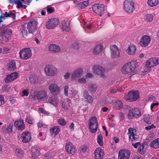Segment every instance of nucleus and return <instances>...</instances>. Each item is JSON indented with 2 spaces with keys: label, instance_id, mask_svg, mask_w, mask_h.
<instances>
[{
  "label": "nucleus",
  "instance_id": "f257e3e1",
  "mask_svg": "<svg viewBox=\"0 0 159 159\" xmlns=\"http://www.w3.org/2000/svg\"><path fill=\"white\" fill-rule=\"evenodd\" d=\"M136 63L135 61H132L126 63L121 68V72L124 74L128 75L131 78L136 73Z\"/></svg>",
  "mask_w": 159,
  "mask_h": 159
},
{
  "label": "nucleus",
  "instance_id": "f03ea898",
  "mask_svg": "<svg viewBox=\"0 0 159 159\" xmlns=\"http://www.w3.org/2000/svg\"><path fill=\"white\" fill-rule=\"evenodd\" d=\"M31 93L29 95V97L34 99H37L39 101H45L46 102L48 98V92L46 90H40L37 91L34 95L31 94Z\"/></svg>",
  "mask_w": 159,
  "mask_h": 159
},
{
  "label": "nucleus",
  "instance_id": "7ed1b4c3",
  "mask_svg": "<svg viewBox=\"0 0 159 159\" xmlns=\"http://www.w3.org/2000/svg\"><path fill=\"white\" fill-rule=\"evenodd\" d=\"M159 63V60L156 58H152L147 60L145 62V68L144 71L148 73L151 70V68L156 66Z\"/></svg>",
  "mask_w": 159,
  "mask_h": 159
},
{
  "label": "nucleus",
  "instance_id": "20e7f679",
  "mask_svg": "<svg viewBox=\"0 0 159 159\" xmlns=\"http://www.w3.org/2000/svg\"><path fill=\"white\" fill-rule=\"evenodd\" d=\"M98 126V121L97 118L93 116L91 117L89 121V127L90 132L92 133H95Z\"/></svg>",
  "mask_w": 159,
  "mask_h": 159
},
{
  "label": "nucleus",
  "instance_id": "39448f33",
  "mask_svg": "<svg viewBox=\"0 0 159 159\" xmlns=\"http://www.w3.org/2000/svg\"><path fill=\"white\" fill-rule=\"evenodd\" d=\"M44 71L45 74L48 76H55L58 72L57 69L55 66L51 65L46 66Z\"/></svg>",
  "mask_w": 159,
  "mask_h": 159
},
{
  "label": "nucleus",
  "instance_id": "423d86ee",
  "mask_svg": "<svg viewBox=\"0 0 159 159\" xmlns=\"http://www.w3.org/2000/svg\"><path fill=\"white\" fill-rule=\"evenodd\" d=\"M93 71L95 74L99 75L101 77L105 78L107 77L106 75V69L101 66L96 65L94 66Z\"/></svg>",
  "mask_w": 159,
  "mask_h": 159
},
{
  "label": "nucleus",
  "instance_id": "0eeeda50",
  "mask_svg": "<svg viewBox=\"0 0 159 159\" xmlns=\"http://www.w3.org/2000/svg\"><path fill=\"white\" fill-rule=\"evenodd\" d=\"M141 116V111L137 108H134L129 110L127 114V116L129 119H132L134 118H137Z\"/></svg>",
  "mask_w": 159,
  "mask_h": 159
},
{
  "label": "nucleus",
  "instance_id": "6e6552de",
  "mask_svg": "<svg viewBox=\"0 0 159 159\" xmlns=\"http://www.w3.org/2000/svg\"><path fill=\"white\" fill-rule=\"evenodd\" d=\"M139 93L137 91H132L129 92L125 96L126 100L129 102H133L137 100L139 98Z\"/></svg>",
  "mask_w": 159,
  "mask_h": 159
},
{
  "label": "nucleus",
  "instance_id": "1a4fd4ad",
  "mask_svg": "<svg viewBox=\"0 0 159 159\" xmlns=\"http://www.w3.org/2000/svg\"><path fill=\"white\" fill-rule=\"evenodd\" d=\"M124 8L126 12L132 13L134 10V2L131 1H125L124 3Z\"/></svg>",
  "mask_w": 159,
  "mask_h": 159
},
{
  "label": "nucleus",
  "instance_id": "9d476101",
  "mask_svg": "<svg viewBox=\"0 0 159 159\" xmlns=\"http://www.w3.org/2000/svg\"><path fill=\"white\" fill-rule=\"evenodd\" d=\"M93 11L100 16H102L104 12V6L101 4H96L92 7Z\"/></svg>",
  "mask_w": 159,
  "mask_h": 159
},
{
  "label": "nucleus",
  "instance_id": "9b49d317",
  "mask_svg": "<svg viewBox=\"0 0 159 159\" xmlns=\"http://www.w3.org/2000/svg\"><path fill=\"white\" fill-rule=\"evenodd\" d=\"M32 55L31 51L29 48L23 49L19 52L20 57L24 60L29 59L31 56Z\"/></svg>",
  "mask_w": 159,
  "mask_h": 159
},
{
  "label": "nucleus",
  "instance_id": "f8f14e48",
  "mask_svg": "<svg viewBox=\"0 0 159 159\" xmlns=\"http://www.w3.org/2000/svg\"><path fill=\"white\" fill-rule=\"evenodd\" d=\"M110 49L111 57L112 58L116 59L120 57V50L116 45L110 46Z\"/></svg>",
  "mask_w": 159,
  "mask_h": 159
},
{
  "label": "nucleus",
  "instance_id": "ddd939ff",
  "mask_svg": "<svg viewBox=\"0 0 159 159\" xmlns=\"http://www.w3.org/2000/svg\"><path fill=\"white\" fill-rule=\"evenodd\" d=\"M48 88L50 93L53 95L56 96L58 95L60 91V87L55 83L50 84Z\"/></svg>",
  "mask_w": 159,
  "mask_h": 159
},
{
  "label": "nucleus",
  "instance_id": "4468645a",
  "mask_svg": "<svg viewBox=\"0 0 159 159\" xmlns=\"http://www.w3.org/2000/svg\"><path fill=\"white\" fill-rule=\"evenodd\" d=\"M59 24V21L57 18H51L47 22L46 27L48 29H53Z\"/></svg>",
  "mask_w": 159,
  "mask_h": 159
},
{
  "label": "nucleus",
  "instance_id": "2eb2a0df",
  "mask_svg": "<svg viewBox=\"0 0 159 159\" xmlns=\"http://www.w3.org/2000/svg\"><path fill=\"white\" fill-rule=\"evenodd\" d=\"M83 73V69L82 68H78L73 72L71 75V80H75L77 78L81 77Z\"/></svg>",
  "mask_w": 159,
  "mask_h": 159
},
{
  "label": "nucleus",
  "instance_id": "dca6fc26",
  "mask_svg": "<svg viewBox=\"0 0 159 159\" xmlns=\"http://www.w3.org/2000/svg\"><path fill=\"white\" fill-rule=\"evenodd\" d=\"M130 155V152L129 150L121 149L119 152L118 159H128Z\"/></svg>",
  "mask_w": 159,
  "mask_h": 159
},
{
  "label": "nucleus",
  "instance_id": "f3484780",
  "mask_svg": "<svg viewBox=\"0 0 159 159\" xmlns=\"http://www.w3.org/2000/svg\"><path fill=\"white\" fill-rule=\"evenodd\" d=\"M20 139L23 143H28L31 139L30 133L28 131H24L21 134Z\"/></svg>",
  "mask_w": 159,
  "mask_h": 159
},
{
  "label": "nucleus",
  "instance_id": "a211bd4d",
  "mask_svg": "<svg viewBox=\"0 0 159 159\" xmlns=\"http://www.w3.org/2000/svg\"><path fill=\"white\" fill-rule=\"evenodd\" d=\"M27 28L30 33L33 34L37 28V22L34 20L29 22L28 24Z\"/></svg>",
  "mask_w": 159,
  "mask_h": 159
},
{
  "label": "nucleus",
  "instance_id": "6ab92c4d",
  "mask_svg": "<svg viewBox=\"0 0 159 159\" xmlns=\"http://www.w3.org/2000/svg\"><path fill=\"white\" fill-rule=\"evenodd\" d=\"M128 134L129 135V139L132 141H135L138 138V136L135 133L136 132V130L134 128H129L128 129Z\"/></svg>",
  "mask_w": 159,
  "mask_h": 159
},
{
  "label": "nucleus",
  "instance_id": "aec40b11",
  "mask_svg": "<svg viewBox=\"0 0 159 159\" xmlns=\"http://www.w3.org/2000/svg\"><path fill=\"white\" fill-rule=\"evenodd\" d=\"M29 80L31 84H39L41 82L40 77L36 75H30L29 77Z\"/></svg>",
  "mask_w": 159,
  "mask_h": 159
},
{
  "label": "nucleus",
  "instance_id": "412c9836",
  "mask_svg": "<svg viewBox=\"0 0 159 159\" xmlns=\"http://www.w3.org/2000/svg\"><path fill=\"white\" fill-rule=\"evenodd\" d=\"M151 39L149 36L144 35L140 39L139 44L141 46L145 47L148 45Z\"/></svg>",
  "mask_w": 159,
  "mask_h": 159
},
{
  "label": "nucleus",
  "instance_id": "4be33fe9",
  "mask_svg": "<svg viewBox=\"0 0 159 159\" xmlns=\"http://www.w3.org/2000/svg\"><path fill=\"white\" fill-rule=\"evenodd\" d=\"M54 96L52 95L49 96L47 98L46 102L49 103L54 106L57 105L59 103V101L57 98Z\"/></svg>",
  "mask_w": 159,
  "mask_h": 159
},
{
  "label": "nucleus",
  "instance_id": "5701e85b",
  "mask_svg": "<svg viewBox=\"0 0 159 159\" xmlns=\"http://www.w3.org/2000/svg\"><path fill=\"white\" fill-rule=\"evenodd\" d=\"M66 150L69 153L74 155L75 151V149L74 146L70 142L66 143L65 147Z\"/></svg>",
  "mask_w": 159,
  "mask_h": 159
},
{
  "label": "nucleus",
  "instance_id": "b1692460",
  "mask_svg": "<svg viewBox=\"0 0 159 159\" xmlns=\"http://www.w3.org/2000/svg\"><path fill=\"white\" fill-rule=\"evenodd\" d=\"M94 157L96 159H102L103 157L104 151L100 148H97L94 151Z\"/></svg>",
  "mask_w": 159,
  "mask_h": 159
},
{
  "label": "nucleus",
  "instance_id": "393cba45",
  "mask_svg": "<svg viewBox=\"0 0 159 159\" xmlns=\"http://www.w3.org/2000/svg\"><path fill=\"white\" fill-rule=\"evenodd\" d=\"M18 76V74L17 72H13L6 77L5 80V82L7 83L12 82L16 79Z\"/></svg>",
  "mask_w": 159,
  "mask_h": 159
},
{
  "label": "nucleus",
  "instance_id": "a878e982",
  "mask_svg": "<svg viewBox=\"0 0 159 159\" xmlns=\"http://www.w3.org/2000/svg\"><path fill=\"white\" fill-rule=\"evenodd\" d=\"M48 50L51 53H57L60 52L61 48L59 46L53 44L49 46Z\"/></svg>",
  "mask_w": 159,
  "mask_h": 159
},
{
  "label": "nucleus",
  "instance_id": "bb28decb",
  "mask_svg": "<svg viewBox=\"0 0 159 159\" xmlns=\"http://www.w3.org/2000/svg\"><path fill=\"white\" fill-rule=\"evenodd\" d=\"M136 48L134 45H130L126 49L125 52L128 55H133L136 53Z\"/></svg>",
  "mask_w": 159,
  "mask_h": 159
},
{
  "label": "nucleus",
  "instance_id": "cd10ccee",
  "mask_svg": "<svg viewBox=\"0 0 159 159\" xmlns=\"http://www.w3.org/2000/svg\"><path fill=\"white\" fill-rule=\"evenodd\" d=\"M15 127L18 129L22 130L25 129V125L22 120H19L15 121L14 123Z\"/></svg>",
  "mask_w": 159,
  "mask_h": 159
},
{
  "label": "nucleus",
  "instance_id": "c85d7f7f",
  "mask_svg": "<svg viewBox=\"0 0 159 159\" xmlns=\"http://www.w3.org/2000/svg\"><path fill=\"white\" fill-rule=\"evenodd\" d=\"M60 130V127L59 126H56L50 128L49 131L52 136H55L59 133Z\"/></svg>",
  "mask_w": 159,
  "mask_h": 159
},
{
  "label": "nucleus",
  "instance_id": "c756f323",
  "mask_svg": "<svg viewBox=\"0 0 159 159\" xmlns=\"http://www.w3.org/2000/svg\"><path fill=\"white\" fill-rule=\"evenodd\" d=\"M62 29L63 31H68L70 30V23L68 21H63L62 24Z\"/></svg>",
  "mask_w": 159,
  "mask_h": 159
},
{
  "label": "nucleus",
  "instance_id": "7c9ffc66",
  "mask_svg": "<svg viewBox=\"0 0 159 159\" xmlns=\"http://www.w3.org/2000/svg\"><path fill=\"white\" fill-rule=\"evenodd\" d=\"M103 47L101 45H97L94 48L93 51V53L94 55H97L100 53L102 51Z\"/></svg>",
  "mask_w": 159,
  "mask_h": 159
},
{
  "label": "nucleus",
  "instance_id": "2f4dec72",
  "mask_svg": "<svg viewBox=\"0 0 159 159\" xmlns=\"http://www.w3.org/2000/svg\"><path fill=\"white\" fill-rule=\"evenodd\" d=\"M147 148V144L144 143L142 145H140L138 148V151L139 152L142 154H144Z\"/></svg>",
  "mask_w": 159,
  "mask_h": 159
},
{
  "label": "nucleus",
  "instance_id": "473e14b6",
  "mask_svg": "<svg viewBox=\"0 0 159 159\" xmlns=\"http://www.w3.org/2000/svg\"><path fill=\"white\" fill-rule=\"evenodd\" d=\"M0 33L3 36L7 38L12 34V31L11 29H7L0 31Z\"/></svg>",
  "mask_w": 159,
  "mask_h": 159
},
{
  "label": "nucleus",
  "instance_id": "72a5a7b5",
  "mask_svg": "<svg viewBox=\"0 0 159 159\" xmlns=\"http://www.w3.org/2000/svg\"><path fill=\"white\" fill-rule=\"evenodd\" d=\"M88 93V91H85L84 92V97L87 102L89 103H91L93 102V98Z\"/></svg>",
  "mask_w": 159,
  "mask_h": 159
},
{
  "label": "nucleus",
  "instance_id": "f704fd0d",
  "mask_svg": "<svg viewBox=\"0 0 159 159\" xmlns=\"http://www.w3.org/2000/svg\"><path fill=\"white\" fill-rule=\"evenodd\" d=\"M151 147L154 148H159V138L154 139L152 141L150 144Z\"/></svg>",
  "mask_w": 159,
  "mask_h": 159
},
{
  "label": "nucleus",
  "instance_id": "c9c22d12",
  "mask_svg": "<svg viewBox=\"0 0 159 159\" xmlns=\"http://www.w3.org/2000/svg\"><path fill=\"white\" fill-rule=\"evenodd\" d=\"M123 107V103L121 101L116 100L114 103V107L116 109L120 110Z\"/></svg>",
  "mask_w": 159,
  "mask_h": 159
},
{
  "label": "nucleus",
  "instance_id": "e433bc0d",
  "mask_svg": "<svg viewBox=\"0 0 159 159\" xmlns=\"http://www.w3.org/2000/svg\"><path fill=\"white\" fill-rule=\"evenodd\" d=\"M153 117L152 116H150L149 114L145 115L143 120L145 123L148 124H150L151 123V121L153 119Z\"/></svg>",
  "mask_w": 159,
  "mask_h": 159
},
{
  "label": "nucleus",
  "instance_id": "4c0bfd02",
  "mask_svg": "<svg viewBox=\"0 0 159 159\" xmlns=\"http://www.w3.org/2000/svg\"><path fill=\"white\" fill-rule=\"evenodd\" d=\"M15 64V61H10L7 65L8 69L9 70H15L16 68Z\"/></svg>",
  "mask_w": 159,
  "mask_h": 159
},
{
  "label": "nucleus",
  "instance_id": "58836bf2",
  "mask_svg": "<svg viewBox=\"0 0 159 159\" xmlns=\"http://www.w3.org/2000/svg\"><path fill=\"white\" fill-rule=\"evenodd\" d=\"M31 157H38L39 155V151L34 147H32L31 150Z\"/></svg>",
  "mask_w": 159,
  "mask_h": 159
},
{
  "label": "nucleus",
  "instance_id": "ea45409f",
  "mask_svg": "<svg viewBox=\"0 0 159 159\" xmlns=\"http://www.w3.org/2000/svg\"><path fill=\"white\" fill-rule=\"evenodd\" d=\"M159 2L158 0H148L147 3L150 7L156 6Z\"/></svg>",
  "mask_w": 159,
  "mask_h": 159
},
{
  "label": "nucleus",
  "instance_id": "a19ab883",
  "mask_svg": "<svg viewBox=\"0 0 159 159\" xmlns=\"http://www.w3.org/2000/svg\"><path fill=\"white\" fill-rule=\"evenodd\" d=\"M70 101L67 99L66 102H63L62 103V107L65 109H68L70 106Z\"/></svg>",
  "mask_w": 159,
  "mask_h": 159
},
{
  "label": "nucleus",
  "instance_id": "79ce46f5",
  "mask_svg": "<svg viewBox=\"0 0 159 159\" xmlns=\"http://www.w3.org/2000/svg\"><path fill=\"white\" fill-rule=\"evenodd\" d=\"M88 89L91 92H94L97 90V86L93 84H91L89 85Z\"/></svg>",
  "mask_w": 159,
  "mask_h": 159
},
{
  "label": "nucleus",
  "instance_id": "37998d69",
  "mask_svg": "<svg viewBox=\"0 0 159 159\" xmlns=\"http://www.w3.org/2000/svg\"><path fill=\"white\" fill-rule=\"evenodd\" d=\"M88 1H85L81 2H80L78 4V7L79 9H81L84 8L88 4Z\"/></svg>",
  "mask_w": 159,
  "mask_h": 159
},
{
  "label": "nucleus",
  "instance_id": "c03bdc74",
  "mask_svg": "<svg viewBox=\"0 0 159 159\" xmlns=\"http://www.w3.org/2000/svg\"><path fill=\"white\" fill-rule=\"evenodd\" d=\"M103 137L102 134H99L97 137V141L99 145L101 146L103 145Z\"/></svg>",
  "mask_w": 159,
  "mask_h": 159
},
{
  "label": "nucleus",
  "instance_id": "a18cd8bd",
  "mask_svg": "<svg viewBox=\"0 0 159 159\" xmlns=\"http://www.w3.org/2000/svg\"><path fill=\"white\" fill-rule=\"evenodd\" d=\"M13 127V125L12 124H9L6 128L5 132L8 133L11 132L12 131Z\"/></svg>",
  "mask_w": 159,
  "mask_h": 159
},
{
  "label": "nucleus",
  "instance_id": "49530a36",
  "mask_svg": "<svg viewBox=\"0 0 159 159\" xmlns=\"http://www.w3.org/2000/svg\"><path fill=\"white\" fill-rule=\"evenodd\" d=\"M15 152L16 154L19 157H20L23 156V152L21 149L19 148L16 149Z\"/></svg>",
  "mask_w": 159,
  "mask_h": 159
},
{
  "label": "nucleus",
  "instance_id": "de8ad7c7",
  "mask_svg": "<svg viewBox=\"0 0 159 159\" xmlns=\"http://www.w3.org/2000/svg\"><path fill=\"white\" fill-rule=\"evenodd\" d=\"M144 19L148 22H150L153 20V16L151 15H147L144 17Z\"/></svg>",
  "mask_w": 159,
  "mask_h": 159
},
{
  "label": "nucleus",
  "instance_id": "09e8293b",
  "mask_svg": "<svg viewBox=\"0 0 159 159\" xmlns=\"http://www.w3.org/2000/svg\"><path fill=\"white\" fill-rule=\"evenodd\" d=\"M83 24L85 26V28L86 27L87 29L89 30H91L93 26V25L89 23H87L85 21L83 22Z\"/></svg>",
  "mask_w": 159,
  "mask_h": 159
},
{
  "label": "nucleus",
  "instance_id": "8fccbe9b",
  "mask_svg": "<svg viewBox=\"0 0 159 159\" xmlns=\"http://www.w3.org/2000/svg\"><path fill=\"white\" fill-rule=\"evenodd\" d=\"M46 10L48 14H51L53 13L54 11V8L53 7L48 6L46 7Z\"/></svg>",
  "mask_w": 159,
  "mask_h": 159
},
{
  "label": "nucleus",
  "instance_id": "3c124183",
  "mask_svg": "<svg viewBox=\"0 0 159 159\" xmlns=\"http://www.w3.org/2000/svg\"><path fill=\"white\" fill-rule=\"evenodd\" d=\"M78 83L81 84H84L87 82L86 80L84 78H79L77 80Z\"/></svg>",
  "mask_w": 159,
  "mask_h": 159
},
{
  "label": "nucleus",
  "instance_id": "603ef678",
  "mask_svg": "<svg viewBox=\"0 0 159 159\" xmlns=\"http://www.w3.org/2000/svg\"><path fill=\"white\" fill-rule=\"evenodd\" d=\"M66 123V121L63 119H60L58 121V124L62 126L65 125Z\"/></svg>",
  "mask_w": 159,
  "mask_h": 159
},
{
  "label": "nucleus",
  "instance_id": "864d4df0",
  "mask_svg": "<svg viewBox=\"0 0 159 159\" xmlns=\"http://www.w3.org/2000/svg\"><path fill=\"white\" fill-rule=\"evenodd\" d=\"M33 119L32 117L30 116H27L26 119V121L28 123L30 124H33Z\"/></svg>",
  "mask_w": 159,
  "mask_h": 159
},
{
  "label": "nucleus",
  "instance_id": "5fc2aeb1",
  "mask_svg": "<svg viewBox=\"0 0 159 159\" xmlns=\"http://www.w3.org/2000/svg\"><path fill=\"white\" fill-rule=\"evenodd\" d=\"M14 3L17 5V7L18 8H20V7H23V2H21L20 1L18 0H14Z\"/></svg>",
  "mask_w": 159,
  "mask_h": 159
},
{
  "label": "nucleus",
  "instance_id": "6e6d98bb",
  "mask_svg": "<svg viewBox=\"0 0 159 159\" xmlns=\"http://www.w3.org/2000/svg\"><path fill=\"white\" fill-rule=\"evenodd\" d=\"M22 94L21 95L22 97L27 96L29 94L28 90L27 89H24L22 91Z\"/></svg>",
  "mask_w": 159,
  "mask_h": 159
},
{
  "label": "nucleus",
  "instance_id": "4d7b16f0",
  "mask_svg": "<svg viewBox=\"0 0 159 159\" xmlns=\"http://www.w3.org/2000/svg\"><path fill=\"white\" fill-rule=\"evenodd\" d=\"M88 149V147L85 145H83L80 147V151L83 152H85Z\"/></svg>",
  "mask_w": 159,
  "mask_h": 159
},
{
  "label": "nucleus",
  "instance_id": "13d9d810",
  "mask_svg": "<svg viewBox=\"0 0 159 159\" xmlns=\"http://www.w3.org/2000/svg\"><path fill=\"white\" fill-rule=\"evenodd\" d=\"M69 89V87L67 85H66L64 86V94L65 96H67L68 95V90Z\"/></svg>",
  "mask_w": 159,
  "mask_h": 159
},
{
  "label": "nucleus",
  "instance_id": "bf43d9fd",
  "mask_svg": "<svg viewBox=\"0 0 159 159\" xmlns=\"http://www.w3.org/2000/svg\"><path fill=\"white\" fill-rule=\"evenodd\" d=\"M39 110L42 113L44 114L47 115H48L49 114V113L48 111H45L43 108H39Z\"/></svg>",
  "mask_w": 159,
  "mask_h": 159
},
{
  "label": "nucleus",
  "instance_id": "052dcab7",
  "mask_svg": "<svg viewBox=\"0 0 159 159\" xmlns=\"http://www.w3.org/2000/svg\"><path fill=\"white\" fill-rule=\"evenodd\" d=\"M71 94L73 96L75 97V96H77L78 94V91L77 90L73 89L71 90Z\"/></svg>",
  "mask_w": 159,
  "mask_h": 159
},
{
  "label": "nucleus",
  "instance_id": "680f3d73",
  "mask_svg": "<svg viewBox=\"0 0 159 159\" xmlns=\"http://www.w3.org/2000/svg\"><path fill=\"white\" fill-rule=\"evenodd\" d=\"M21 32L22 35L24 36L27 35V30L25 27H23Z\"/></svg>",
  "mask_w": 159,
  "mask_h": 159
},
{
  "label": "nucleus",
  "instance_id": "e2e57ef3",
  "mask_svg": "<svg viewBox=\"0 0 159 159\" xmlns=\"http://www.w3.org/2000/svg\"><path fill=\"white\" fill-rule=\"evenodd\" d=\"M156 128V127L153 124H152L151 125H149L146 127L145 129L147 130H149L153 128Z\"/></svg>",
  "mask_w": 159,
  "mask_h": 159
},
{
  "label": "nucleus",
  "instance_id": "0e129e2a",
  "mask_svg": "<svg viewBox=\"0 0 159 159\" xmlns=\"http://www.w3.org/2000/svg\"><path fill=\"white\" fill-rule=\"evenodd\" d=\"M4 99L3 96L0 95V106H1L4 103Z\"/></svg>",
  "mask_w": 159,
  "mask_h": 159
},
{
  "label": "nucleus",
  "instance_id": "69168bd1",
  "mask_svg": "<svg viewBox=\"0 0 159 159\" xmlns=\"http://www.w3.org/2000/svg\"><path fill=\"white\" fill-rule=\"evenodd\" d=\"M52 156L51 154H46L45 155V159H51Z\"/></svg>",
  "mask_w": 159,
  "mask_h": 159
},
{
  "label": "nucleus",
  "instance_id": "338daca9",
  "mask_svg": "<svg viewBox=\"0 0 159 159\" xmlns=\"http://www.w3.org/2000/svg\"><path fill=\"white\" fill-rule=\"evenodd\" d=\"M70 75V72H67L64 75V78L65 79L68 78Z\"/></svg>",
  "mask_w": 159,
  "mask_h": 159
},
{
  "label": "nucleus",
  "instance_id": "774afa93",
  "mask_svg": "<svg viewBox=\"0 0 159 159\" xmlns=\"http://www.w3.org/2000/svg\"><path fill=\"white\" fill-rule=\"evenodd\" d=\"M140 143L139 142L137 143H132V145L133 147L135 148H137V147L138 145H140Z\"/></svg>",
  "mask_w": 159,
  "mask_h": 159
}]
</instances>
